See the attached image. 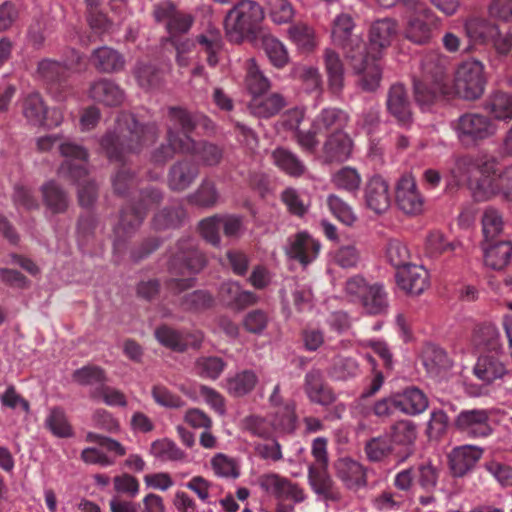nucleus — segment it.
<instances>
[{"instance_id":"nucleus-1","label":"nucleus","mask_w":512,"mask_h":512,"mask_svg":"<svg viewBox=\"0 0 512 512\" xmlns=\"http://www.w3.org/2000/svg\"><path fill=\"white\" fill-rule=\"evenodd\" d=\"M452 173L459 183L467 184L477 201L489 200L498 194L512 200V166L502 169L494 156L461 157Z\"/></svg>"},{"instance_id":"nucleus-2","label":"nucleus","mask_w":512,"mask_h":512,"mask_svg":"<svg viewBox=\"0 0 512 512\" xmlns=\"http://www.w3.org/2000/svg\"><path fill=\"white\" fill-rule=\"evenodd\" d=\"M400 33L398 22L392 18H382L374 21L369 29V45L364 44L360 60L364 62L365 70L360 79V86L363 90H376L381 81V69L376 62L383 52L390 47Z\"/></svg>"},{"instance_id":"nucleus-3","label":"nucleus","mask_w":512,"mask_h":512,"mask_svg":"<svg viewBox=\"0 0 512 512\" xmlns=\"http://www.w3.org/2000/svg\"><path fill=\"white\" fill-rule=\"evenodd\" d=\"M117 133L106 135L101 142L110 160H122L127 153L139 152L151 145L158 136L155 124H139L133 115L125 114L117 124Z\"/></svg>"},{"instance_id":"nucleus-4","label":"nucleus","mask_w":512,"mask_h":512,"mask_svg":"<svg viewBox=\"0 0 512 512\" xmlns=\"http://www.w3.org/2000/svg\"><path fill=\"white\" fill-rule=\"evenodd\" d=\"M169 115L172 122L168 128L169 144L162 145L153 153L152 160L155 163L165 162L177 151L192 152L195 150V143L188 132L196 126V119L180 108H170Z\"/></svg>"},{"instance_id":"nucleus-5","label":"nucleus","mask_w":512,"mask_h":512,"mask_svg":"<svg viewBox=\"0 0 512 512\" xmlns=\"http://www.w3.org/2000/svg\"><path fill=\"white\" fill-rule=\"evenodd\" d=\"M264 19L262 7L255 1L242 0L226 16L225 30L231 41L240 42L245 37L264 33L260 25Z\"/></svg>"},{"instance_id":"nucleus-6","label":"nucleus","mask_w":512,"mask_h":512,"mask_svg":"<svg viewBox=\"0 0 512 512\" xmlns=\"http://www.w3.org/2000/svg\"><path fill=\"white\" fill-rule=\"evenodd\" d=\"M61 155L65 159L59 168V174L71 177L78 183V197L82 206L92 205L96 199L95 183L80 182L87 175V152L76 144H62Z\"/></svg>"},{"instance_id":"nucleus-7","label":"nucleus","mask_w":512,"mask_h":512,"mask_svg":"<svg viewBox=\"0 0 512 512\" xmlns=\"http://www.w3.org/2000/svg\"><path fill=\"white\" fill-rule=\"evenodd\" d=\"M354 27V20L349 14L341 13L337 15L332 23L331 39L334 44L343 48L353 70L360 74L365 70L364 62L367 59L360 60L364 42L360 37L352 35Z\"/></svg>"},{"instance_id":"nucleus-8","label":"nucleus","mask_w":512,"mask_h":512,"mask_svg":"<svg viewBox=\"0 0 512 512\" xmlns=\"http://www.w3.org/2000/svg\"><path fill=\"white\" fill-rule=\"evenodd\" d=\"M406 9L410 13L404 29L406 39L416 44L428 43L438 27V17L421 0H406Z\"/></svg>"},{"instance_id":"nucleus-9","label":"nucleus","mask_w":512,"mask_h":512,"mask_svg":"<svg viewBox=\"0 0 512 512\" xmlns=\"http://www.w3.org/2000/svg\"><path fill=\"white\" fill-rule=\"evenodd\" d=\"M241 425L242 429L249 432L251 435L266 439L275 432H293L296 427V415L293 411V407L287 405L285 407V414L279 415L277 413L273 421L259 415H250L242 420Z\"/></svg>"},{"instance_id":"nucleus-10","label":"nucleus","mask_w":512,"mask_h":512,"mask_svg":"<svg viewBox=\"0 0 512 512\" xmlns=\"http://www.w3.org/2000/svg\"><path fill=\"white\" fill-rule=\"evenodd\" d=\"M484 66L475 59L463 62L456 70L454 93L467 100L479 98L485 87Z\"/></svg>"},{"instance_id":"nucleus-11","label":"nucleus","mask_w":512,"mask_h":512,"mask_svg":"<svg viewBox=\"0 0 512 512\" xmlns=\"http://www.w3.org/2000/svg\"><path fill=\"white\" fill-rule=\"evenodd\" d=\"M464 30L470 43L491 44L502 54H506L512 47V35L502 37L498 27L489 20L480 17H471L464 22Z\"/></svg>"},{"instance_id":"nucleus-12","label":"nucleus","mask_w":512,"mask_h":512,"mask_svg":"<svg viewBox=\"0 0 512 512\" xmlns=\"http://www.w3.org/2000/svg\"><path fill=\"white\" fill-rule=\"evenodd\" d=\"M459 140L467 145L493 136L497 125L484 115L468 113L459 117L454 126Z\"/></svg>"},{"instance_id":"nucleus-13","label":"nucleus","mask_w":512,"mask_h":512,"mask_svg":"<svg viewBox=\"0 0 512 512\" xmlns=\"http://www.w3.org/2000/svg\"><path fill=\"white\" fill-rule=\"evenodd\" d=\"M424 197L411 174H404L396 184V204L406 215L416 216L424 210Z\"/></svg>"},{"instance_id":"nucleus-14","label":"nucleus","mask_w":512,"mask_h":512,"mask_svg":"<svg viewBox=\"0 0 512 512\" xmlns=\"http://www.w3.org/2000/svg\"><path fill=\"white\" fill-rule=\"evenodd\" d=\"M455 426L471 438L487 437L493 431L489 413L485 409L461 411L455 419Z\"/></svg>"},{"instance_id":"nucleus-15","label":"nucleus","mask_w":512,"mask_h":512,"mask_svg":"<svg viewBox=\"0 0 512 512\" xmlns=\"http://www.w3.org/2000/svg\"><path fill=\"white\" fill-rule=\"evenodd\" d=\"M259 486L278 501L290 500L300 503L305 500L304 491L297 484L276 473L262 475L259 478Z\"/></svg>"},{"instance_id":"nucleus-16","label":"nucleus","mask_w":512,"mask_h":512,"mask_svg":"<svg viewBox=\"0 0 512 512\" xmlns=\"http://www.w3.org/2000/svg\"><path fill=\"white\" fill-rule=\"evenodd\" d=\"M320 248L321 245L318 240L306 232H299L289 238L286 254L289 258L306 266L318 257Z\"/></svg>"},{"instance_id":"nucleus-17","label":"nucleus","mask_w":512,"mask_h":512,"mask_svg":"<svg viewBox=\"0 0 512 512\" xmlns=\"http://www.w3.org/2000/svg\"><path fill=\"white\" fill-rule=\"evenodd\" d=\"M366 206L375 213L386 212L391 204V193L388 182L381 176L371 177L364 187Z\"/></svg>"},{"instance_id":"nucleus-18","label":"nucleus","mask_w":512,"mask_h":512,"mask_svg":"<svg viewBox=\"0 0 512 512\" xmlns=\"http://www.w3.org/2000/svg\"><path fill=\"white\" fill-rule=\"evenodd\" d=\"M474 375L486 384L503 379L509 370L503 357L495 353L481 355L473 368Z\"/></svg>"},{"instance_id":"nucleus-19","label":"nucleus","mask_w":512,"mask_h":512,"mask_svg":"<svg viewBox=\"0 0 512 512\" xmlns=\"http://www.w3.org/2000/svg\"><path fill=\"white\" fill-rule=\"evenodd\" d=\"M386 104L389 114L399 125L407 127L412 123L411 105L402 84H394L390 87Z\"/></svg>"},{"instance_id":"nucleus-20","label":"nucleus","mask_w":512,"mask_h":512,"mask_svg":"<svg viewBox=\"0 0 512 512\" xmlns=\"http://www.w3.org/2000/svg\"><path fill=\"white\" fill-rule=\"evenodd\" d=\"M428 271L419 265H408L397 270L398 286L411 295L421 294L429 286Z\"/></svg>"},{"instance_id":"nucleus-21","label":"nucleus","mask_w":512,"mask_h":512,"mask_svg":"<svg viewBox=\"0 0 512 512\" xmlns=\"http://www.w3.org/2000/svg\"><path fill=\"white\" fill-rule=\"evenodd\" d=\"M155 337L161 345L178 352L188 347H199L203 340L201 332L181 334L167 326L157 328Z\"/></svg>"},{"instance_id":"nucleus-22","label":"nucleus","mask_w":512,"mask_h":512,"mask_svg":"<svg viewBox=\"0 0 512 512\" xmlns=\"http://www.w3.org/2000/svg\"><path fill=\"white\" fill-rule=\"evenodd\" d=\"M482 454V448L475 445H462L452 449L448 458L453 475L463 476L475 466Z\"/></svg>"},{"instance_id":"nucleus-23","label":"nucleus","mask_w":512,"mask_h":512,"mask_svg":"<svg viewBox=\"0 0 512 512\" xmlns=\"http://www.w3.org/2000/svg\"><path fill=\"white\" fill-rule=\"evenodd\" d=\"M304 391L311 402L322 406H328L335 401V395L324 384L323 375L319 369H311L306 373Z\"/></svg>"},{"instance_id":"nucleus-24","label":"nucleus","mask_w":512,"mask_h":512,"mask_svg":"<svg viewBox=\"0 0 512 512\" xmlns=\"http://www.w3.org/2000/svg\"><path fill=\"white\" fill-rule=\"evenodd\" d=\"M193 21L194 19L190 14L178 11L174 18L167 22L166 30L169 35V40L177 50V62L180 66L187 65V61L181 56V54L189 50L191 43L188 40L183 43H178L176 38L181 34L187 33L190 30Z\"/></svg>"},{"instance_id":"nucleus-25","label":"nucleus","mask_w":512,"mask_h":512,"mask_svg":"<svg viewBox=\"0 0 512 512\" xmlns=\"http://www.w3.org/2000/svg\"><path fill=\"white\" fill-rule=\"evenodd\" d=\"M483 259L486 267L492 270H502L512 258V243L508 240L483 242Z\"/></svg>"},{"instance_id":"nucleus-26","label":"nucleus","mask_w":512,"mask_h":512,"mask_svg":"<svg viewBox=\"0 0 512 512\" xmlns=\"http://www.w3.org/2000/svg\"><path fill=\"white\" fill-rule=\"evenodd\" d=\"M415 98L420 107L424 110L430 105L438 95L450 94L445 83V75L442 69H439L433 80V88L428 87L427 81H417L414 83Z\"/></svg>"},{"instance_id":"nucleus-27","label":"nucleus","mask_w":512,"mask_h":512,"mask_svg":"<svg viewBox=\"0 0 512 512\" xmlns=\"http://www.w3.org/2000/svg\"><path fill=\"white\" fill-rule=\"evenodd\" d=\"M394 403L397 410L408 414L416 415L424 412L428 407L426 395L416 387H409L394 395Z\"/></svg>"},{"instance_id":"nucleus-28","label":"nucleus","mask_w":512,"mask_h":512,"mask_svg":"<svg viewBox=\"0 0 512 512\" xmlns=\"http://www.w3.org/2000/svg\"><path fill=\"white\" fill-rule=\"evenodd\" d=\"M338 478L348 488H358L366 484V473L363 466L350 458H341L335 464Z\"/></svg>"},{"instance_id":"nucleus-29","label":"nucleus","mask_w":512,"mask_h":512,"mask_svg":"<svg viewBox=\"0 0 512 512\" xmlns=\"http://www.w3.org/2000/svg\"><path fill=\"white\" fill-rule=\"evenodd\" d=\"M89 95L107 106H117L124 100V92L113 81L100 79L92 83Z\"/></svg>"},{"instance_id":"nucleus-30","label":"nucleus","mask_w":512,"mask_h":512,"mask_svg":"<svg viewBox=\"0 0 512 512\" xmlns=\"http://www.w3.org/2000/svg\"><path fill=\"white\" fill-rule=\"evenodd\" d=\"M198 176L197 166L189 161L174 164L169 172L168 185L174 191L187 189Z\"/></svg>"},{"instance_id":"nucleus-31","label":"nucleus","mask_w":512,"mask_h":512,"mask_svg":"<svg viewBox=\"0 0 512 512\" xmlns=\"http://www.w3.org/2000/svg\"><path fill=\"white\" fill-rule=\"evenodd\" d=\"M258 383V377L252 370H243L224 380L223 387L234 397H242L250 393Z\"/></svg>"},{"instance_id":"nucleus-32","label":"nucleus","mask_w":512,"mask_h":512,"mask_svg":"<svg viewBox=\"0 0 512 512\" xmlns=\"http://www.w3.org/2000/svg\"><path fill=\"white\" fill-rule=\"evenodd\" d=\"M325 156L329 161H345L352 152V141L342 131L333 133L324 145Z\"/></svg>"},{"instance_id":"nucleus-33","label":"nucleus","mask_w":512,"mask_h":512,"mask_svg":"<svg viewBox=\"0 0 512 512\" xmlns=\"http://www.w3.org/2000/svg\"><path fill=\"white\" fill-rule=\"evenodd\" d=\"M324 65L329 88L339 93L344 87V66L338 53L327 48L324 51Z\"/></svg>"},{"instance_id":"nucleus-34","label":"nucleus","mask_w":512,"mask_h":512,"mask_svg":"<svg viewBox=\"0 0 512 512\" xmlns=\"http://www.w3.org/2000/svg\"><path fill=\"white\" fill-rule=\"evenodd\" d=\"M284 106L285 101L279 94H258L252 97L249 103L251 112L262 118H268L277 114Z\"/></svg>"},{"instance_id":"nucleus-35","label":"nucleus","mask_w":512,"mask_h":512,"mask_svg":"<svg viewBox=\"0 0 512 512\" xmlns=\"http://www.w3.org/2000/svg\"><path fill=\"white\" fill-rule=\"evenodd\" d=\"M22 114L26 120L35 126L44 124L47 106L37 92H31L22 97Z\"/></svg>"},{"instance_id":"nucleus-36","label":"nucleus","mask_w":512,"mask_h":512,"mask_svg":"<svg viewBox=\"0 0 512 512\" xmlns=\"http://www.w3.org/2000/svg\"><path fill=\"white\" fill-rule=\"evenodd\" d=\"M505 222L502 214L494 207H486L481 217L483 242H494L504 232Z\"/></svg>"},{"instance_id":"nucleus-37","label":"nucleus","mask_w":512,"mask_h":512,"mask_svg":"<svg viewBox=\"0 0 512 512\" xmlns=\"http://www.w3.org/2000/svg\"><path fill=\"white\" fill-rule=\"evenodd\" d=\"M486 112L495 120L508 121L512 119V93L495 92L485 103Z\"/></svg>"},{"instance_id":"nucleus-38","label":"nucleus","mask_w":512,"mask_h":512,"mask_svg":"<svg viewBox=\"0 0 512 512\" xmlns=\"http://www.w3.org/2000/svg\"><path fill=\"white\" fill-rule=\"evenodd\" d=\"M359 304L368 314L378 315L386 312L388 297L383 285L378 282L372 283Z\"/></svg>"},{"instance_id":"nucleus-39","label":"nucleus","mask_w":512,"mask_h":512,"mask_svg":"<svg viewBox=\"0 0 512 512\" xmlns=\"http://www.w3.org/2000/svg\"><path fill=\"white\" fill-rule=\"evenodd\" d=\"M288 290L292 295V299L297 310L305 311L312 308L313 293L309 285L305 283H299L293 279L289 280L283 289V301L288 300Z\"/></svg>"},{"instance_id":"nucleus-40","label":"nucleus","mask_w":512,"mask_h":512,"mask_svg":"<svg viewBox=\"0 0 512 512\" xmlns=\"http://www.w3.org/2000/svg\"><path fill=\"white\" fill-rule=\"evenodd\" d=\"M288 36L301 51H312L318 45L314 28L306 23H297L290 26Z\"/></svg>"},{"instance_id":"nucleus-41","label":"nucleus","mask_w":512,"mask_h":512,"mask_svg":"<svg viewBox=\"0 0 512 512\" xmlns=\"http://www.w3.org/2000/svg\"><path fill=\"white\" fill-rule=\"evenodd\" d=\"M262 48L265 51L271 64L277 68H282L289 62V54L285 45L274 36L262 33Z\"/></svg>"},{"instance_id":"nucleus-42","label":"nucleus","mask_w":512,"mask_h":512,"mask_svg":"<svg viewBox=\"0 0 512 512\" xmlns=\"http://www.w3.org/2000/svg\"><path fill=\"white\" fill-rule=\"evenodd\" d=\"M210 466L218 478L235 480L240 476L238 461L224 453L215 454L210 460Z\"/></svg>"},{"instance_id":"nucleus-43","label":"nucleus","mask_w":512,"mask_h":512,"mask_svg":"<svg viewBox=\"0 0 512 512\" xmlns=\"http://www.w3.org/2000/svg\"><path fill=\"white\" fill-rule=\"evenodd\" d=\"M416 427L408 420H403L395 423L391 427V432L388 437L394 448L402 447L404 450H408L413 445L416 439Z\"/></svg>"},{"instance_id":"nucleus-44","label":"nucleus","mask_w":512,"mask_h":512,"mask_svg":"<svg viewBox=\"0 0 512 512\" xmlns=\"http://www.w3.org/2000/svg\"><path fill=\"white\" fill-rule=\"evenodd\" d=\"M245 85L252 97L265 93L270 87V81L263 75L253 58L247 60Z\"/></svg>"},{"instance_id":"nucleus-45","label":"nucleus","mask_w":512,"mask_h":512,"mask_svg":"<svg viewBox=\"0 0 512 512\" xmlns=\"http://www.w3.org/2000/svg\"><path fill=\"white\" fill-rule=\"evenodd\" d=\"M331 181L337 189L356 194L360 189L362 178L355 168L347 166L336 171Z\"/></svg>"},{"instance_id":"nucleus-46","label":"nucleus","mask_w":512,"mask_h":512,"mask_svg":"<svg viewBox=\"0 0 512 512\" xmlns=\"http://www.w3.org/2000/svg\"><path fill=\"white\" fill-rule=\"evenodd\" d=\"M43 201L52 213H61L68 207L66 193L53 181H49L41 188Z\"/></svg>"},{"instance_id":"nucleus-47","label":"nucleus","mask_w":512,"mask_h":512,"mask_svg":"<svg viewBox=\"0 0 512 512\" xmlns=\"http://www.w3.org/2000/svg\"><path fill=\"white\" fill-rule=\"evenodd\" d=\"M274 164L291 176H300L305 171V166L291 151L277 148L272 153Z\"/></svg>"},{"instance_id":"nucleus-48","label":"nucleus","mask_w":512,"mask_h":512,"mask_svg":"<svg viewBox=\"0 0 512 512\" xmlns=\"http://www.w3.org/2000/svg\"><path fill=\"white\" fill-rule=\"evenodd\" d=\"M95 66L103 72L119 71L124 66L123 57L109 47H100L93 53Z\"/></svg>"},{"instance_id":"nucleus-49","label":"nucleus","mask_w":512,"mask_h":512,"mask_svg":"<svg viewBox=\"0 0 512 512\" xmlns=\"http://www.w3.org/2000/svg\"><path fill=\"white\" fill-rule=\"evenodd\" d=\"M45 427L56 437L68 438L73 435V430L68 422L65 412L58 407L51 408L45 419Z\"/></svg>"},{"instance_id":"nucleus-50","label":"nucleus","mask_w":512,"mask_h":512,"mask_svg":"<svg viewBox=\"0 0 512 512\" xmlns=\"http://www.w3.org/2000/svg\"><path fill=\"white\" fill-rule=\"evenodd\" d=\"M219 199L215 183L208 179L203 180L197 190L188 196L190 203L204 208L215 206Z\"/></svg>"},{"instance_id":"nucleus-51","label":"nucleus","mask_w":512,"mask_h":512,"mask_svg":"<svg viewBox=\"0 0 512 512\" xmlns=\"http://www.w3.org/2000/svg\"><path fill=\"white\" fill-rule=\"evenodd\" d=\"M347 122L346 114L336 108L323 109L319 116L313 122V128L316 131L335 129V132L341 129Z\"/></svg>"},{"instance_id":"nucleus-52","label":"nucleus","mask_w":512,"mask_h":512,"mask_svg":"<svg viewBox=\"0 0 512 512\" xmlns=\"http://www.w3.org/2000/svg\"><path fill=\"white\" fill-rule=\"evenodd\" d=\"M150 453L156 458L164 462L183 461L186 457L175 442L164 438L154 441L150 447Z\"/></svg>"},{"instance_id":"nucleus-53","label":"nucleus","mask_w":512,"mask_h":512,"mask_svg":"<svg viewBox=\"0 0 512 512\" xmlns=\"http://www.w3.org/2000/svg\"><path fill=\"white\" fill-rule=\"evenodd\" d=\"M371 285L372 283H369L361 275L351 276L344 282L343 298L349 302L359 304Z\"/></svg>"},{"instance_id":"nucleus-54","label":"nucleus","mask_w":512,"mask_h":512,"mask_svg":"<svg viewBox=\"0 0 512 512\" xmlns=\"http://www.w3.org/2000/svg\"><path fill=\"white\" fill-rule=\"evenodd\" d=\"M309 484L313 491L324 498H328L332 494L333 481L327 474L326 468L316 469L313 466L309 467L308 470Z\"/></svg>"},{"instance_id":"nucleus-55","label":"nucleus","mask_w":512,"mask_h":512,"mask_svg":"<svg viewBox=\"0 0 512 512\" xmlns=\"http://www.w3.org/2000/svg\"><path fill=\"white\" fill-rule=\"evenodd\" d=\"M423 364L427 371L435 376L440 375L450 367L447 354L440 348L427 349L423 356Z\"/></svg>"},{"instance_id":"nucleus-56","label":"nucleus","mask_w":512,"mask_h":512,"mask_svg":"<svg viewBox=\"0 0 512 512\" xmlns=\"http://www.w3.org/2000/svg\"><path fill=\"white\" fill-rule=\"evenodd\" d=\"M359 367L357 362L349 357L336 356L333 364L328 371L330 377L336 380H346L358 374Z\"/></svg>"},{"instance_id":"nucleus-57","label":"nucleus","mask_w":512,"mask_h":512,"mask_svg":"<svg viewBox=\"0 0 512 512\" xmlns=\"http://www.w3.org/2000/svg\"><path fill=\"white\" fill-rule=\"evenodd\" d=\"M327 205L331 213L343 224L351 226L357 217L350 205L335 194L327 197Z\"/></svg>"},{"instance_id":"nucleus-58","label":"nucleus","mask_w":512,"mask_h":512,"mask_svg":"<svg viewBox=\"0 0 512 512\" xmlns=\"http://www.w3.org/2000/svg\"><path fill=\"white\" fill-rule=\"evenodd\" d=\"M226 367L225 362L216 356L200 357L195 363L196 372L204 378L215 380Z\"/></svg>"},{"instance_id":"nucleus-59","label":"nucleus","mask_w":512,"mask_h":512,"mask_svg":"<svg viewBox=\"0 0 512 512\" xmlns=\"http://www.w3.org/2000/svg\"><path fill=\"white\" fill-rule=\"evenodd\" d=\"M253 450L258 458L266 462L276 463L283 459L282 446L274 438L255 442Z\"/></svg>"},{"instance_id":"nucleus-60","label":"nucleus","mask_w":512,"mask_h":512,"mask_svg":"<svg viewBox=\"0 0 512 512\" xmlns=\"http://www.w3.org/2000/svg\"><path fill=\"white\" fill-rule=\"evenodd\" d=\"M394 450L395 448L388 435L373 438L365 446L367 457L371 461H381Z\"/></svg>"},{"instance_id":"nucleus-61","label":"nucleus","mask_w":512,"mask_h":512,"mask_svg":"<svg viewBox=\"0 0 512 512\" xmlns=\"http://www.w3.org/2000/svg\"><path fill=\"white\" fill-rule=\"evenodd\" d=\"M198 42L208 53V63L211 66H215L218 63L216 54L222 46L221 34L219 30L216 28H210L205 34H202L198 37Z\"/></svg>"},{"instance_id":"nucleus-62","label":"nucleus","mask_w":512,"mask_h":512,"mask_svg":"<svg viewBox=\"0 0 512 512\" xmlns=\"http://www.w3.org/2000/svg\"><path fill=\"white\" fill-rule=\"evenodd\" d=\"M407 497L398 492L383 491L373 500L374 507L379 511H397L402 508Z\"/></svg>"},{"instance_id":"nucleus-63","label":"nucleus","mask_w":512,"mask_h":512,"mask_svg":"<svg viewBox=\"0 0 512 512\" xmlns=\"http://www.w3.org/2000/svg\"><path fill=\"white\" fill-rule=\"evenodd\" d=\"M282 200L289 211L298 216L304 215L309 207L308 197L293 188H287L282 192Z\"/></svg>"},{"instance_id":"nucleus-64","label":"nucleus","mask_w":512,"mask_h":512,"mask_svg":"<svg viewBox=\"0 0 512 512\" xmlns=\"http://www.w3.org/2000/svg\"><path fill=\"white\" fill-rule=\"evenodd\" d=\"M178 262H183L181 267L187 270V275H191L199 272L204 267L205 258L198 250L190 247L187 251L177 255L173 267H175Z\"/></svg>"}]
</instances>
